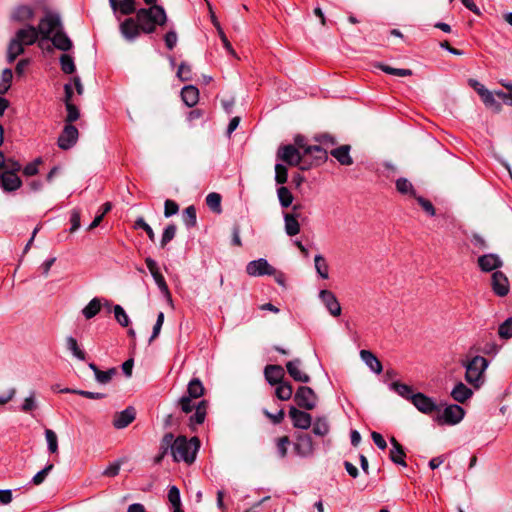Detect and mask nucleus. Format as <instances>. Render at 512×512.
<instances>
[{
    "instance_id": "nucleus-1",
    "label": "nucleus",
    "mask_w": 512,
    "mask_h": 512,
    "mask_svg": "<svg viewBox=\"0 0 512 512\" xmlns=\"http://www.w3.org/2000/svg\"><path fill=\"white\" fill-rule=\"evenodd\" d=\"M136 18L145 34L154 33L157 26H163L167 21L166 12L160 5L138 9Z\"/></svg>"
},
{
    "instance_id": "nucleus-2",
    "label": "nucleus",
    "mask_w": 512,
    "mask_h": 512,
    "mask_svg": "<svg viewBox=\"0 0 512 512\" xmlns=\"http://www.w3.org/2000/svg\"><path fill=\"white\" fill-rule=\"evenodd\" d=\"M199 447L200 441L197 437L188 440L185 436H178L172 445L171 454L175 462L183 461L192 464L195 461Z\"/></svg>"
},
{
    "instance_id": "nucleus-3",
    "label": "nucleus",
    "mask_w": 512,
    "mask_h": 512,
    "mask_svg": "<svg viewBox=\"0 0 512 512\" xmlns=\"http://www.w3.org/2000/svg\"><path fill=\"white\" fill-rule=\"evenodd\" d=\"M465 367V380L475 389H479L484 383V372L488 367V361L482 356H474L468 361H463Z\"/></svg>"
},
{
    "instance_id": "nucleus-4",
    "label": "nucleus",
    "mask_w": 512,
    "mask_h": 512,
    "mask_svg": "<svg viewBox=\"0 0 512 512\" xmlns=\"http://www.w3.org/2000/svg\"><path fill=\"white\" fill-rule=\"evenodd\" d=\"M195 398L187 395L182 396L178 400V406L181 411L188 414L195 409V413L189 419V426L194 430L195 425H200L205 421L207 414L208 403L206 400H201L195 403Z\"/></svg>"
},
{
    "instance_id": "nucleus-5",
    "label": "nucleus",
    "mask_w": 512,
    "mask_h": 512,
    "mask_svg": "<svg viewBox=\"0 0 512 512\" xmlns=\"http://www.w3.org/2000/svg\"><path fill=\"white\" fill-rule=\"evenodd\" d=\"M62 22L59 15L47 13L40 21L37 28L38 35H41L39 46L43 48V41L49 40L57 30L62 28Z\"/></svg>"
},
{
    "instance_id": "nucleus-6",
    "label": "nucleus",
    "mask_w": 512,
    "mask_h": 512,
    "mask_svg": "<svg viewBox=\"0 0 512 512\" xmlns=\"http://www.w3.org/2000/svg\"><path fill=\"white\" fill-rule=\"evenodd\" d=\"M294 401L300 408L313 410L317 405L318 397L312 388L300 386L294 394Z\"/></svg>"
},
{
    "instance_id": "nucleus-7",
    "label": "nucleus",
    "mask_w": 512,
    "mask_h": 512,
    "mask_svg": "<svg viewBox=\"0 0 512 512\" xmlns=\"http://www.w3.org/2000/svg\"><path fill=\"white\" fill-rule=\"evenodd\" d=\"M276 156L278 160L290 166L300 165L302 159L305 157V155L292 144L280 146Z\"/></svg>"
},
{
    "instance_id": "nucleus-8",
    "label": "nucleus",
    "mask_w": 512,
    "mask_h": 512,
    "mask_svg": "<svg viewBox=\"0 0 512 512\" xmlns=\"http://www.w3.org/2000/svg\"><path fill=\"white\" fill-rule=\"evenodd\" d=\"M119 30L123 38L129 42L135 41L143 33L136 17H128L121 21Z\"/></svg>"
},
{
    "instance_id": "nucleus-9",
    "label": "nucleus",
    "mask_w": 512,
    "mask_h": 512,
    "mask_svg": "<svg viewBox=\"0 0 512 512\" xmlns=\"http://www.w3.org/2000/svg\"><path fill=\"white\" fill-rule=\"evenodd\" d=\"M110 7L117 20L121 19V16H128L136 13V0H109Z\"/></svg>"
},
{
    "instance_id": "nucleus-10",
    "label": "nucleus",
    "mask_w": 512,
    "mask_h": 512,
    "mask_svg": "<svg viewBox=\"0 0 512 512\" xmlns=\"http://www.w3.org/2000/svg\"><path fill=\"white\" fill-rule=\"evenodd\" d=\"M465 415L464 409L457 404L448 405L443 413L438 416V421L448 425H455L459 423Z\"/></svg>"
},
{
    "instance_id": "nucleus-11",
    "label": "nucleus",
    "mask_w": 512,
    "mask_h": 512,
    "mask_svg": "<svg viewBox=\"0 0 512 512\" xmlns=\"http://www.w3.org/2000/svg\"><path fill=\"white\" fill-rule=\"evenodd\" d=\"M294 450L297 455L301 457H310L314 453V442L312 437L306 433H299L296 435L294 443Z\"/></svg>"
},
{
    "instance_id": "nucleus-12",
    "label": "nucleus",
    "mask_w": 512,
    "mask_h": 512,
    "mask_svg": "<svg viewBox=\"0 0 512 512\" xmlns=\"http://www.w3.org/2000/svg\"><path fill=\"white\" fill-rule=\"evenodd\" d=\"M246 272L250 276L274 275L276 269L266 259L250 261L246 266Z\"/></svg>"
},
{
    "instance_id": "nucleus-13",
    "label": "nucleus",
    "mask_w": 512,
    "mask_h": 512,
    "mask_svg": "<svg viewBox=\"0 0 512 512\" xmlns=\"http://www.w3.org/2000/svg\"><path fill=\"white\" fill-rule=\"evenodd\" d=\"M78 129L72 124H66L58 138V146L63 150L72 148L78 140Z\"/></svg>"
},
{
    "instance_id": "nucleus-14",
    "label": "nucleus",
    "mask_w": 512,
    "mask_h": 512,
    "mask_svg": "<svg viewBox=\"0 0 512 512\" xmlns=\"http://www.w3.org/2000/svg\"><path fill=\"white\" fill-rule=\"evenodd\" d=\"M37 28L33 25H27L16 31L14 38L24 47L33 45L38 40Z\"/></svg>"
},
{
    "instance_id": "nucleus-15",
    "label": "nucleus",
    "mask_w": 512,
    "mask_h": 512,
    "mask_svg": "<svg viewBox=\"0 0 512 512\" xmlns=\"http://www.w3.org/2000/svg\"><path fill=\"white\" fill-rule=\"evenodd\" d=\"M289 416L293 422V426L296 428L306 430L312 425L311 415L293 406L289 409Z\"/></svg>"
},
{
    "instance_id": "nucleus-16",
    "label": "nucleus",
    "mask_w": 512,
    "mask_h": 512,
    "mask_svg": "<svg viewBox=\"0 0 512 512\" xmlns=\"http://www.w3.org/2000/svg\"><path fill=\"white\" fill-rule=\"evenodd\" d=\"M411 401L420 412L425 414H431L438 409L433 399L423 393L414 394Z\"/></svg>"
},
{
    "instance_id": "nucleus-17",
    "label": "nucleus",
    "mask_w": 512,
    "mask_h": 512,
    "mask_svg": "<svg viewBox=\"0 0 512 512\" xmlns=\"http://www.w3.org/2000/svg\"><path fill=\"white\" fill-rule=\"evenodd\" d=\"M319 297L332 316L337 317L341 314L340 303L332 291L321 290Z\"/></svg>"
},
{
    "instance_id": "nucleus-18",
    "label": "nucleus",
    "mask_w": 512,
    "mask_h": 512,
    "mask_svg": "<svg viewBox=\"0 0 512 512\" xmlns=\"http://www.w3.org/2000/svg\"><path fill=\"white\" fill-rule=\"evenodd\" d=\"M136 418V411L133 407L129 406L121 412L115 413L113 417V426L116 429L126 428Z\"/></svg>"
},
{
    "instance_id": "nucleus-19",
    "label": "nucleus",
    "mask_w": 512,
    "mask_h": 512,
    "mask_svg": "<svg viewBox=\"0 0 512 512\" xmlns=\"http://www.w3.org/2000/svg\"><path fill=\"white\" fill-rule=\"evenodd\" d=\"M492 289L500 297H504L509 292V282L506 275L500 271L492 274Z\"/></svg>"
},
{
    "instance_id": "nucleus-20",
    "label": "nucleus",
    "mask_w": 512,
    "mask_h": 512,
    "mask_svg": "<svg viewBox=\"0 0 512 512\" xmlns=\"http://www.w3.org/2000/svg\"><path fill=\"white\" fill-rule=\"evenodd\" d=\"M301 365L302 361L299 358L288 361L286 363L287 372L295 381L308 383L310 381V376L305 372L301 371Z\"/></svg>"
},
{
    "instance_id": "nucleus-21",
    "label": "nucleus",
    "mask_w": 512,
    "mask_h": 512,
    "mask_svg": "<svg viewBox=\"0 0 512 512\" xmlns=\"http://www.w3.org/2000/svg\"><path fill=\"white\" fill-rule=\"evenodd\" d=\"M0 183L1 187L8 192L15 191L22 185V181L16 173L4 171L0 173Z\"/></svg>"
},
{
    "instance_id": "nucleus-22",
    "label": "nucleus",
    "mask_w": 512,
    "mask_h": 512,
    "mask_svg": "<svg viewBox=\"0 0 512 512\" xmlns=\"http://www.w3.org/2000/svg\"><path fill=\"white\" fill-rule=\"evenodd\" d=\"M264 376L270 385H278L284 382L285 371L280 365H267L264 369Z\"/></svg>"
},
{
    "instance_id": "nucleus-23",
    "label": "nucleus",
    "mask_w": 512,
    "mask_h": 512,
    "mask_svg": "<svg viewBox=\"0 0 512 512\" xmlns=\"http://www.w3.org/2000/svg\"><path fill=\"white\" fill-rule=\"evenodd\" d=\"M351 146L350 145H341L337 148H334L330 151V154L341 164L344 166H350L353 164V158L350 155Z\"/></svg>"
},
{
    "instance_id": "nucleus-24",
    "label": "nucleus",
    "mask_w": 512,
    "mask_h": 512,
    "mask_svg": "<svg viewBox=\"0 0 512 512\" xmlns=\"http://www.w3.org/2000/svg\"><path fill=\"white\" fill-rule=\"evenodd\" d=\"M478 265L484 272H490L501 267L502 261L495 254H486L478 258Z\"/></svg>"
},
{
    "instance_id": "nucleus-25",
    "label": "nucleus",
    "mask_w": 512,
    "mask_h": 512,
    "mask_svg": "<svg viewBox=\"0 0 512 512\" xmlns=\"http://www.w3.org/2000/svg\"><path fill=\"white\" fill-rule=\"evenodd\" d=\"M390 442L392 445V448L390 450L391 461L394 462L395 464L406 467L407 463L404 460L406 454L404 452L402 445L394 437L390 439Z\"/></svg>"
},
{
    "instance_id": "nucleus-26",
    "label": "nucleus",
    "mask_w": 512,
    "mask_h": 512,
    "mask_svg": "<svg viewBox=\"0 0 512 512\" xmlns=\"http://www.w3.org/2000/svg\"><path fill=\"white\" fill-rule=\"evenodd\" d=\"M472 395L473 391L462 382H458L451 391V397L458 403L466 402Z\"/></svg>"
},
{
    "instance_id": "nucleus-27",
    "label": "nucleus",
    "mask_w": 512,
    "mask_h": 512,
    "mask_svg": "<svg viewBox=\"0 0 512 512\" xmlns=\"http://www.w3.org/2000/svg\"><path fill=\"white\" fill-rule=\"evenodd\" d=\"M52 41L53 45L62 51H68L72 47V41L70 38L63 32V27L56 31L53 36L49 39Z\"/></svg>"
},
{
    "instance_id": "nucleus-28",
    "label": "nucleus",
    "mask_w": 512,
    "mask_h": 512,
    "mask_svg": "<svg viewBox=\"0 0 512 512\" xmlns=\"http://www.w3.org/2000/svg\"><path fill=\"white\" fill-rule=\"evenodd\" d=\"M360 357L362 361L376 374H380L383 370L379 359L369 350H361Z\"/></svg>"
},
{
    "instance_id": "nucleus-29",
    "label": "nucleus",
    "mask_w": 512,
    "mask_h": 512,
    "mask_svg": "<svg viewBox=\"0 0 512 512\" xmlns=\"http://www.w3.org/2000/svg\"><path fill=\"white\" fill-rule=\"evenodd\" d=\"M181 98L188 107H194L199 101V90L193 85L184 86Z\"/></svg>"
},
{
    "instance_id": "nucleus-30",
    "label": "nucleus",
    "mask_w": 512,
    "mask_h": 512,
    "mask_svg": "<svg viewBox=\"0 0 512 512\" xmlns=\"http://www.w3.org/2000/svg\"><path fill=\"white\" fill-rule=\"evenodd\" d=\"M25 52V47L19 43L14 37L9 41L7 47V62L13 63L16 58Z\"/></svg>"
},
{
    "instance_id": "nucleus-31",
    "label": "nucleus",
    "mask_w": 512,
    "mask_h": 512,
    "mask_svg": "<svg viewBox=\"0 0 512 512\" xmlns=\"http://www.w3.org/2000/svg\"><path fill=\"white\" fill-rule=\"evenodd\" d=\"M34 17V10L30 6L22 5L15 8L12 19L17 22L29 21Z\"/></svg>"
},
{
    "instance_id": "nucleus-32",
    "label": "nucleus",
    "mask_w": 512,
    "mask_h": 512,
    "mask_svg": "<svg viewBox=\"0 0 512 512\" xmlns=\"http://www.w3.org/2000/svg\"><path fill=\"white\" fill-rule=\"evenodd\" d=\"M285 232L288 236H295L300 232V224L297 215L286 213L284 215Z\"/></svg>"
},
{
    "instance_id": "nucleus-33",
    "label": "nucleus",
    "mask_w": 512,
    "mask_h": 512,
    "mask_svg": "<svg viewBox=\"0 0 512 512\" xmlns=\"http://www.w3.org/2000/svg\"><path fill=\"white\" fill-rule=\"evenodd\" d=\"M396 190L402 195H408L410 197H416V190L413 184L404 177L398 178L395 182Z\"/></svg>"
},
{
    "instance_id": "nucleus-34",
    "label": "nucleus",
    "mask_w": 512,
    "mask_h": 512,
    "mask_svg": "<svg viewBox=\"0 0 512 512\" xmlns=\"http://www.w3.org/2000/svg\"><path fill=\"white\" fill-rule=\"evenodd\" d=\"M313 433L316 436L324 437L330 431V426L326 417H317L313 422Z\"/></svg>"
},
{
    "instance_id": "nucleus-35",
    "label": "nucleus",
    "mask_w": 512,
    "mask_h": 512,
    "mask_svg": "<svg viewBox=\"0 0 512 512\" xmlns=\"http://www.w3.org/2000/svg\"><path fill=\"white\" fill-rule=\"evenodd\" d=\"M102 303L99 298H93L83 309L82 314L86 319H92L101 310Z\"/></svg>"
},
{
    "instance_id": "nucleus-36",
    "label": "nucleus",
    "mask_w": 512,
    "mask_h": 512,
    "mask_svg": "<svg viewBox=\"0 0 512 512\" xmlns=\"http://www.w3.org/2000/svg\"><path fill=\"white\" fill-rule=\"evenodd\" d=\"M481 99L483 101V103L485 104L486 107L494 110L495 112H500L501 109H502V105L500 102H498L495 97H494V94L489 91L488 89L487 90H481Z\"/></svg>"
},
{
    "instance_id": "nucleus-37",
    "label": "nucleus",
    "mask_w": 512,
    "mask_h": 512,
    "mask_svg": "<svg viewBox=\"0 0 512 512\" xmlns=\"http://www.w3.org/2000/svg\"><path fill=\"white\" fill-rule=\"evenodd\" d=\"M66 348L72 353V355L80 361L86 359V353L79 347L77 340L68 336L66 338Z\"/></svg>"
},
{
    "instance_id": "nucleus-38",
    "label": "nucleus",
    "mask_w": 512,
    "mask_h": 512,
    "mask_svg": "<svg viewBox=\"0 0 512 512\" xmlns=\"http://www.w3.org/2000/svg\"><path fill=\"white\" fill-rule=\"evenodd\" d=\"M276 397L281 401L289 400L293 395V387L289 382H281L275 389Z\"/></svg>"
},
{
    "instance_id": "nucleus-39",
    "label": "nucleus",
    "mask_w": 512,
    "mask_h": 512,
    "mask_svg": "<svg viewBox=\"0 0 512 512\" xmlns=\"http://www.w3.org/2000/svg\"><path fill=\"white\" fill-rule=\"evenodd\" d=\"M204 394V386L198 378L192 379L188 383L187 396L198 399Z\"/></svg>"
},
{
    "instance_id": "nucleus-40",
    "label": "nucleus",
    "mask_w": 512,
    "mask_h": 512,
    "mask_svg": "<svg viewBox=\"0 0 512 512\" xmlns=\"http://www.w3.org/2000/svg\"><path fill=\"white\" fill-rule=\"evenodd\" d=\"M303 155H305V157L313 156L315 158V160H318V161H326L327 160V151L319 145L307 146L304 150Z\"/></svg>"
},
{
    "instance_id": "nucleus-41",
    "label": "nucleus",
    "mask_w": 512,
    "mask_h": 512,
    "mask_svg": "<svg viewBox=\"0 0 512 512\" xmlns=\"http://www.w3.org/2000/svg\"><path fill=\"white\" fill-rule=\"evenodd\" d=\"M1 169H5L4 172H13L17 174V172L21 170V164L12 158L6 159L2 151H0V170Z\"/></svg>"
},
{
    "instance_id": "nucleus-42",
    "label": "nucleus",
    "mask_w": 512,
    "mask_h": 512,
    "mask_svg": "<svg viewBox=\"0 0 512 512\" xmlns=\"http://www.w3.org/2000/svg\"><path fill=\"white\" fill-rule=\"evenodd\" d=\"M376 67H378L379 69H381L383 72H385L387 74L395 75L398 77H406V76H411L413 74L412 70H410V69L393 68V67H390V66L382 64V63H378L376 65Z\"/></svg>"
},
{
    "instance_id": "nucleus-43",
    "label": "nucleus",
    "mask_w": 512,
    "mask_h": 512,
    "mask_svg": "<svg viewBox=\"0 0 512 512\" xmlns=\"http://www.w3.org/2000/svg\"><path fill=\"white\" fill-rule=\"evenodd\" d=\"M277 195L282 207L287 208L292 204L294 198L291 191L287 187H279L277 189Z\"/></svg>"
},
{
    "instance_id": "nucleus-44",
    "label": "nucleus",
    "mask_w": 512,
    "mask_h": 512,
    "mask_svg": "<svg viewBox=\"0 0 512 512\" xmlns=\"http://www.w3.org/2000/svg\"><path fill=\"white\" fill-rule=\"evenodd\" d=\"M314 263H315V269H316L317 273L319 274V276L323 279H328V277H329L328 264H327L325 258L322 255L318 254L314 258Z\"/></svg>"
},
{
    "instance_id": "nucleus-45",
    "label": "nucleus",
    "mask_w": 512,
    "mask_h": 512,
    "mask_svg": "<svg viewBox=\"0 0 512 512\" xmlns=\"http://www.w3.org/2000/svg\"><path fill=\"white\" fill-rule=\"evenodd\" d=\"M13 79V73L10 68H6L2 71L0 79V95L5 94L10 86Z\"/></svg>"
},
{
    "instance_id": "nucleus-46",
    "label": "nucleus",
    "mask_w": 512,
    "mask_h": 512,
    "mask_svg": "<svg viewBox=\"0 0 512 512\" xmlns=\"http://www.w3.org/2000/svg\"><path fill=\"white\" fill-rule=\"evenodd\" d=\"M182 219H183L184 224L188 228L194 227L197 222L195 207L188 206L187 208H185L183 211V214H182Z\"/></svg>"
},
{
    "instance_id": "nucleus-47",
    "label": "nucleus",
    "mask_w": 512,
    "mask_h": 512,
    "mask_svg": "<svg viewBox=\"0 0 512 512\" xmlns=\"http://www.w3.org/2000/svg\"><path fill=\"white\" fill-rule=\"evenodd\" d=\"M207 206L216 213H221V196L218 193L212 192L206 196Z\"/></svg>"
},
{
    "instance_id": "nucleus-48",
    "label": "nucleus",
    "mask_w": 512,
    "mask_h": 512,
    "mask_svg": "<svg viewBox=\"0 0 512 512\" xmlns=\"http://www.w3.org/2000/svg\"><path fill=\"white\" fill-rule=\"evenodd\" d=\"M391 388L401 397L412 400V396L414 394L411 386L399 382H393L391 384Z\"/></svg>"
},
{
    "instance_id": "nucleus-49",
    "label": "nucleus",
    "mask_w": 512,
    "mask_h": 512,
    "mask_svg": "<svg viewBox=\"0 0 512 512\" xmlns=\"http://www.w3.org/2000/svg\"><path fill=\"white\" fill-rule=\"evenodd\" d=\"M498 335L501 339L505 340L512 338V317L507 318L499 325Z\"/></svg>"
},
{
    "instance_id": "nucleus-50",
    "label": "nucleus",
    "mask_w": 512,
    "mask_h": 512,
    "mask_svg": "<svg viewBox=\"0 0 512 512\" xmlns=\"http://www.w3.org/2000/svg\"><path fill=\"white\" fill-rule=\"evenodd\" d=\"M113 312H114V316H115L116 321L121 326L127 327L129 325L130 319H129L127 313L125 312V310L123 309L122 306L115 305L114 308H113Z\"/></svg>"
},
{
    "instance_id": "nucleus-51",
    "label": "nucleus",
    "mask_w": 512,
    "mask_h": 512,
    "mask_svg": "<svg viewBox=\"0 0 512 512\" xmlns=\"http://www.w3.org/2000/svg\"><path fill=\"white\" fill-rule=\"evenodd\" d=\"M60 65H61V70L66 74H72L75 71L74 60L68 54L61 55Z\"/></svg>"
},
{
    "instance_id": "nucleus-52",
    "label": "nucleus",
    "mask_w": 512,
    "mask_h": 512,
    "mask_svg": "<svg viewBox=\"0 0 512 512\" xmlns=\"http://www.w3.org/2000/svg\"><path fill=\"white\" fill-rule=\"evenodd\" d=\"M177 227L174 224H169L163 231L160 245L164 248L176 235Z\"/></svg>"
},
{
    "instance_id": "nucleus-53",
    "label": "nucleus",
    "mask_w": 512,
    "mask_h": 512,
    "mask_svg": "<svg viewBox=\"0 0 512 512\" xmlns=\"http://www.w3.org/2000/svg\"><path fill=\"white\" fill-rule=\"evenodd\" d=\"M45 437L49 452L56 453L58 451V439L56 433L51 429H46Z\"/></svg>"
},
{
    "instance_id": "nucleus-54",
    "label": "nucleus",
    "mask_w": 512,
    "mask_h": 512,
    "mask_svg": "<svg viewBox=\"0 0 512 512\" xmlns=\"http://www.w3.org/2000/svg\"><path fill=\"white\" fill-rule=\"evenodd\" d=\"M290 439L288 436H282L276 439L277 452L280 458H285L288 452Z\"/></svg>"
},
{
    "instance_id": "nucleus-55",
    "label": "nucleus",
    "mask_w": 512,
    "mask_h": 512,
    "mask_svg": "<svg viewBox=\"0 0 512 512\" xmlns=\"http://www.w3.org/2000/svg\"><path fill=\"white\" fill-rule=\"evenodd\" d=\"M176 438H174V435L172 433H166L161 441V448L163 449L162 454L157 457L156 461L159 462L164 455L167 453L168 449L172 450V445L174 443Z\"/></svg>"
},
{
    "instance_id": "nucleus-56",
    "label": "nucleus",
    "mask_w": 512,
    "mask_h": 512,
    "mask_svg": "<svg viewBox=\"0 0 512 512\" xmlns=\"http://www.w3.org/2000/svg\"><path fill=\"white\" fill-rule=\"evenodd\" d=\"M152 277L154 278L155 283L157 284L160 291L168 298L169 301H171V294L163 275L158 272L154 273V276Z\"/></svg>"
},
{
    "instance_id": "nucleus-57",
    "label": "nucleus",
    "mask_w": 512,
    "mask_h": 512,
    "mask_svg": "<svg viewBox=\"0 0 512 512\" xmlns=\"http://www.w3.org/2000/svg\"><path fill=\"white\" fill-rule=\"evenodd\" d=\"M287 179H288L287 168L284 165L277 163L275 165V181H276V183L284 184L287 182Z\"/></svg>"
},
{
    "instance_id": "nucleus-58",
    "label": "nucleus",
    "mask_w": 512,
    "mask_h": 512,
    "mask_svg": "<svg viewBox=\"0 0 512 512\" xmlns=\"http://www.w3.org/2000/svg\"><path fill=\"white\" fill-rule=\"evenodd\" d=\"M117 373V369L116 368H110L108 369L107 371H99L97 373V375L95 376L97 382H99L100 384H107L111 381V379L113 378V376H115Z\"/></svg>"
},
{
    "instance_id": "nucleus-59",
    "label": "nucleus",
    "mask_w": 512,
    "mask_h": 512,
    "mask_svg": "<svg viewBox=\"0 0 512 512\" xmlns=\"http://www.w3.org/2000/svg\"><path fill=\"white\" fill-rule=\"evenodd\" d=\"M168 500L172 504L173 509L181 507L180 491L176 486H171L168 491Z\"/></svg>"
},
{
    "instance_id": "nucleus-60",
    "label": "nucleus",
    "mask_w": 512,
    "mask_h": 512,
    "mask_svg": "<svg viewBox=\"0 0 512 512\" xmlns=\"http://www.w3.org/2000/svg\"><path fill=\"white\" fill-rule=\"evenodd\" d=\"M42 163V159L41 158H36L34 161H32L31 163L27 164L24 169H23V174L26 175V176H34L38 173L39 169V165Z\"/></svg>"
},
{
    "instance_id": "nucleus-61",
    "label": "nucleus",
    "mask_w": 512,
    "mask_h": 512,
    "mask_svg": "<svg viewBox=\"0 0 512 512\" xmlns=\"http://www.w3.org/2000/svg\"><path fill=\"white\" fill-rule=\"evenodd\" d=\"M179 211V206L178 204L173 201V200H170V199H167L164 203V215L165 217H171L175 214H177Z\"/></svg>"
},
{
    "instance_id": "nucleus-62",
    "label": "nucleus",
    "mask_w": 512,
    "mask_h": 512,
    "mask_svg": "<svg viewBox=\"0 0 512 512\" xmlns=\"http://www.w3.org/2000/svg\"><path fill=\"white\" fill-rule=\"evenodd\" d=\"M177 76L180 78L181 81L191 80V67L187 63L182 62L179 65Z\"/></svg>"
},
{
    "instance_id": "nucleus-63",
    "label": "nucleus",
    "mask_w": 512,
    "mask_h": 512,
    "mask_svg": "<svg viewBox=\"0 0 512 512\" xmlns=\"http://www.w3.org/2000/svg\"><path fill=\"white\" fill-rule=\"evenodd\" d=\"M415 199L417 200L419 205L424 209V211L427 214H429L430 216H434L435 215V208H434L433 204L429 200H427V199H425V198H423L421 196H417V195H416Z\"/></svg>"
},
{
    "instance_id": "nucleus-64",
    "label": "nucleus",
    "mask_w": 512,
    "mask_h": 512,
    "mask_svg": "<svg viewBox=\"0 0 512 512\" xmlns=\"http://www.w3.org/2000/svg\"><path fill=\"white\" fill-rule=\"evenodd\" d=\"M66 110H67V117H66L67 123L71 124L72 122L76 121L79 118V111L74 104L68 103L66 105Z\"/></svg>"
}]
</instances>
